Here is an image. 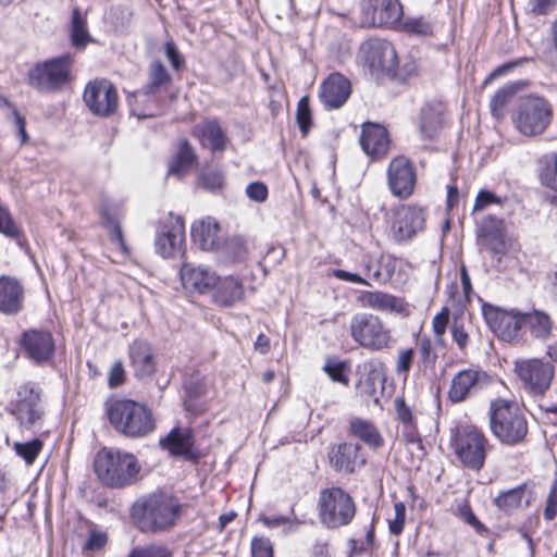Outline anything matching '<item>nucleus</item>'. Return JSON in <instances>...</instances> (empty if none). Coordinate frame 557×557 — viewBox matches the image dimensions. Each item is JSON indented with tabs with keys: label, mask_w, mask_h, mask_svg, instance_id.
Wrapping results in <instances>:
<instances>
[{
	"label": "nucleus",
	"mask_w": 557,
	"mask_h": 557,
	"mask_svg": "<svg viewBox=\"0 0 557 557\" xmlns=\"http://www.w3.org/2000/svg\"><path fill=\"white\" fill-rule=\"evenodd\" d=\"M182 510V504L174 496L153 493L134 503L131 517L140 532L157 534L173 529Z\"/></svg>",
	"instance_id": "1"
},
{
	"label": "nucleus",
	"mask_w": 557,
	"mask_h": 557,
	"mask_svg": "<svg viewBox=\"0 0 557 557\" xmlns=\"http://www.w3.org/2000/svg\"><path fill=\"white\" fill-rule=\"evenodd\" d=\"M95 472L101 483L112 488L132 485L140 471L137 458L119 449L103 448L95 458Z\"/></svg>",
	"instance_id": "2"
},
{
	"label": "nucleus",
	"mask_w": 557,
	"mask_h": 557,
	"mask_svg": "<svg viewBox=\"0 0 557 557\" xmlns=\"http://www.w3.org/2000/svg\"><path fill=\"white\" fill-rule=\"evenodd\" d=\"M107 414L112 426L127 437H144L156 429L151 410L131 399L112 401L107 408Z\"/></svg>",
	"instance_id": "3"
},
{
	"label": "nucleus",
	"mask_w": 557,
	"mask_h": 557,
	"mask_svg": "<svg viewBox=\"0 0 557 557\" xmlns=\"http://www.w3.org/2000/svg\"><path fill=\"white\" fill-rule=\"evenodd\" d=\"M490 429L503 444L513 446L521 443L528 434V422L518 405L506 399L491 403Z\"/></svg>",
	"instance_id": "4"
},
{
	"label": "nucleus",
	"mask_w": 557,
	"mask_h": 557,
	"mask_svg": "<svg viewBox=\"0 0 557 557\" xmlns=\"http://www.w3.org/2000/svg\"><path fill=\"white\" fill-rule=\"evenodd\" d=\"M451 447L461 465L472 471H480L485 466L492 449L484 432L474 424H460L451 431Z\"/></svg>",
	"instance_id": "5"
},
{
	"label": "nucleus",
	"mask_w": 557,
	"mask_h": 557,
	"mask_svg": "<svg viewBox=\"0 0 557 557\" xmlns=\"http://www.w3.org/2000/svg\"><path fill=\"white\" fill-rule=\"evenodd\" d=\"M554 109L544 97L528 95L520 99L512 114L516 129L523 136L543 134L552 123Z\"/></svg>",
	"instance_id": "6"
},
{
	"label": "nucleus",
	"mask_w": 557,
	"mask_h": 557,
	"mask_svg": "<svg viewBox=\"0 0 557 557\" xmlns=\"http://www.w3.org/2000/svg\"><path fill=\"white\" fill-rule=\"evenodd\" d=\"M319 519L327 529L348 525L356 516V503L351 495L341 487L324 488L318 499Z\"/></svg>",
	"instance_id": "7"
},
{
	"label": "nucleus",
	"mask_w": 557,
	"mask_h": 557,
	"mask_svg": "<svg viewBox=\"0 0 557 557\" xmlns=\"http://www.w3.org/2000/svg\"><path fill=\"white\" fill-rule=\"evenodd\" d=\"M349 333L356 344L372 351L388 349L394 343L391 329L373 313L355 314L349 323Z\"/></svg>",
	"instance_id": "8"
},
{
	"label": "nucleus",
	"mask_w": 557,
	"mask_h": 557,
	"mask_svg": "<svg viewBox=\"0 0 557 557\" xmlns=\"http://www.w3.org/2000/svg\"><path fill=\"white\" fill-rule=\"evenodd\" d=\"M71 65L70 55L38 63L28 72V84L40 92L60 90L70 79Z\"/></svg>",
	"instance_id": "9"
},
{
	"label": "nucleus",
	"mask_w": 557,
	"mask_h": 557,
	"mask_svg": "<svg viewBox=\"0 0 557 557\" xmlns=\"http://www.w3.org/2000/svg\"><path fill=\"white\" fill-rule=\"evenodd\" d=\"M515 372L529 394L543 396L552 384L554 366L537 358L518 359Z\"/></svg>",
	"instance_id": "10"
},
{
	"label": "nucleus",
	"mask_w": 557,
	"mask_h": 557,
	"mask_svg": "<svg viewBox=\"0 0 557 557\" xmlns=\"http://www.w3.org/2000/svg\"><path fill=\"white\" fill-rule=\"evenodd\" d=\"M482 313L490 329L503 341L518 343L522 339V311L484 304Z\"/></svg>",
	"instance_id": "11"
},
{
	"label": "nucleus",
	"mask_w": 557,
	"mask_h": 557,
	"mask_svg": "<svg viewBox=\"0 0 557 557\" xmlns=\"http://www.w3.org/2000/svg\"><path fill=\"white\" fill-rule=\"evenodd\" d=\"M404 11L399 0H362L360 3V26H385L398 28Z\"/></svg>",
	"instance_id": "12"
},
{
	"label": "nucleus",
	"mask_w": 557,
	"mask_h": 557,
	"mask_svg": "<svg viewBox=\"0 0 557 557\" xmlns=\"http://www.w3.org/2000/svg\"><path fill=\"white\" fill-rule=\"evenodd\" d=\"M13 413L22 429L40 428L44 417L41 389L34 383L20 386Z\"/></svg>",
	"instance_id": "13"
},
{
	"label": "nucleus",
	"mask_w": 557,
	"mask_h": 557,
	"mask_svg": "<svg viewBox=\"0 0 557 557\" xmlns=\"http://www.w3.org/2000/svg\"><path fill=\"white\" fill-rule=\"evenodd\" d=\"M83 98L88 109L98 116H111L119 108L117 90L110 81L104 78L89 82Z\"/></svg>",
	"instance_id": "14"
},
{
	"label": "nucleus",
	"mask_w": 557,
	"mask_h": 557,
	"mask_svg": "<svg viewBox=\"0 0 557 557\" xmlns=\"http://www.w3.org/2000/svg\"><path fill=\"white\" fill-rule=\"evenodd\" d=\"M360 57L372 74L392 73L397 65L394 46L384 39L372 38L362 44Z\"/></svg>",
	"instance_id": "15"
},
{
	"label": "nucleus",
	"mask_w": 557,
	"mask_h": 557,
	"mask_svg": "<svg viewBox=\"0 0 557 557\" xmlns=\"http://www.w3.org/2000/svg\"><path fill=\"white\" fill-rule=\"evenodd\" d=\"M154 246L163 258H174L184 251L185 227L181 216L170 214L159 226Z\"/></svg>",
	"instance_id": "16"
},
{
	"label": "nucleus",
	"mask_w": 557,
	"mask_h": 557,
	"mask_svg": "<svg viewBox=\"0 0 557 557\" xmlns=\"http://www.w3.org/2000/svg\"><path fill=\"white\" fill-rule=\"evenodd\" d=\"M18 343L23 354L36 364L47 363L54 356L55 342L48 330H26L22 333Z\"/></svg>",
	"instance_id": "17"
},
{
	"label": "nucleus",
	"mask_w": 557,
	"mask_h": 557,
	"mask_svg": "<svg viewBox=\"0 0 557 557\" xmlns=\"http://www.w3.org/2000/svg\"><path fill=\"white\" fill-rule=\"evenodd\" d=\"M491 383V376L483 370L469 368L456 373L451 380L448 398L462 403L473 397Z\"/></svg>",
	"instance_id": "18"
},
{
	"label": "nucleus",
	"mask_w": 557,
	"mask_h": 557,
	"mask_svg": "<svg viewBox=\"0 0 557 557\" xmlns=\"http://www.w3.org/2000/svg\"><path fill=\"white\" fill-rule=\"evenodd\" d=\"M425 213L414 206H400L394 212L391 236L396 243H407L424 228Z\"/></svg>",
	"instance_id": "19"
},
{
	"label": "nucleus",
	"mask_w": 557,
	"mask_h": 557,
	"mask_svg": "<svg viewBox=\"0 0 557 557\" xmlns=\"http://www.w3.org/2000/svg\"><path fill=\"white\" fill-rule=\"evenodd\" d=\"M388 186L393 195L406 198L413 191L416 173L411 162L399 156L394 158L387 170Z\"/></svg>",
	"instance_id": "20"
},
{
	"label": "nucleus",
	"mask_w": 557,
	"mask_h": 557,
	"mask_svg": "<svg viewBox=\"0 0 557 557\" xmlns=\"http://www.w3.org/2000/svg\"><path fill=\"white\" fill-rule=\"evenodd\" d=\"M357 301L362 308L383 313H407V305L403 298L382 290H363L358 295Z\"/></svg>",
	"instance_id": "21"
},
{
	"label": "nucleus",
	"mask_w": 557,
	"mask_h": 557,
	"mask_svg": "<svg viewBox=\"0 0 557 557\" xmlns=\"http://www.w3.org/2000/svg\"><path fill=\"white\" fill-rule=\"evenodd\" d=\"M360 445L342 443L329 451L330 465L337 472L354 473L357 467L366 463V458L359 454Z\"/></svg>",
	"instance_id": "22"
},
{
	"label": "nucleus",
	"mask_w": 557,
	"mask_h": 557,
	"mask_svg": "<svg viewBox=\"0 0 557 557\" xmlns=\"http://www.w3.org/2000/svg\"><path fill=\"white\" fill-rule=\"evenodd\" d=\"M350 92V82L342 74L333 73L323 82L320 98L327 109H338L347 101Z\"/></svg>",
	"instance_id": "23"
},
{
	"label": "nucleus",
	"mask_w": 557,
	"mask_h": 557,
	"mask_svg": "<svg viewBox=\"0 0 557 557\" xmlns=\"http://www.w3.org/2000/svg\"><path fill=\"white\" fill-rule=\"evenodd\" d=\"M181 280L186 289L206 293L216 284L218 276L205 267L185 263L181 268Z\"/></svg>",
	"instance_id": "24"
},
{
	"label": "nucleus",
	"mask_w": 557,
	"mask_h": 557,
	"mask_svg": "<svg viewBox=\"0 0 557 557\" xmlns=\"http://www.w3.org/2000/svg\"><path fill=\"white\" fill-rule=\"evenodd\" d=\"M360 145L367 154L373 157L385 156L389 147L387 131L379 124H364L360 136Z\"/></svg>",
	"instance_id": "25"
},
{
	"label": "nucleus",
	"mask_w": 557,
	"mask_h": 557,
	"mask_svg": "<svg viewBox=\"0 0 557 557\" xmlns=\"http://www.w3.org/2000/svg\"><path fill=\"white\" fill-rule=\"evenodd\" d=\"M24 289L21 283L10 276L0 277V311L16 314L23 309Z\"/></svg>",
	"instance_id": "26"
},
{
	"label": "nucleus",
	"mask_w": 557,
	"mask_h": 557,
	"mask_svg": "<svg viewBox=\"0 0 557 557\" xmlns=\"http://www.w3.org/2000/svg\"><path fill=\"white\" fill-rule=\"evenodd\" d=\"M191 238L202 250L219 249L222 244L219 223L211 216L196 221L191 226Z\"/></svg>",
	"instance_id": "27"
},
{
	"label": "nucleus",
	"mask_w": 557,
	"mask_h": 557,
	"mask_svg": "<svg viewBox=\"0 0 557 557\" xmlns=\"http://www.w3.org/2000/svg\"><path fill=\"white\" fill-rule=\"evenodd\" d=\"M478 237L481 244L493 253H504L506 251L504 225L502 220L492 216L483 219L478 228Z\"/></svg>",
	"instance_id": "28"
},
{
	"label": "nucleus",
	"mask_w": 557,
	"mask_h": 557,
	"mask_svg": "<svg viewBox=\"0 0 557 557\" xmlns=\"http://www.w3.org/2000/svg\"><path fill=\"white\" fill-rule=\"evenodd\" d=\"M534 500V494L527 483L518 485L513 488L500 492L494 498V505L506 513L513 510L529 507Z\"/></svg>",
	"instance_id": "29"
},
{
	"label": "nucleus",
	"mask_w": 557,
	"mask_h": 557,
	"mask_svg": "<svg viewBox=\"0 0 557 557\" xmlns=\"http://www.w3.org/2000/svg\"><path fill=\"white\" fill-rule=\"evenodd\" d=\"M194 434L188 428H174L165 437L160 440V446L173 456L193 457Z\"/></svg>",
	"instance_id": "30"
},
{
	"label": "nucleus",
	"mask_w": 557,
	"mask_h": 557,
	"mask_svg": "<svg viewBox=\"0 0 557 557\" xmlns=\"http://www.w3.org/2000/svg\"><path fill=\"white\" fill-rule=\"evenodd\" d=\"M193 134L200 145L213 151H223L226 136L216 120H205L194 127Z\"/></svg>",
	"instance_id": "31"
},
{
	"label": "nucleus",
	"mask_w": 557,
	"mask_h": 557,
	"mask_svg": "<svg viewBox=\"0 0 557 557\" xmlns=\"http://www.w3.org/2000/svg\"><path fill=\"white\" fill-rule=\"evenodd\" d=\"M522 323L531 337L539 341L548 339L554 329V321L549 313L540 309L522 311Z\"/></svg>",
	"instance_id": "32"
},
{
	"label": "nucleus",
	"mask_w": 557,
	"mask_h": 557,
	"mask_svg": "<svg viewBox=\"0 0 557 557\" xmlns=\"http://www.w3.org/2000/svg\"><path fill=\"white\" fill-rule=\"evenodd\" d=\"M128 354L137 377H145L154 372L156 363L153 352L147 342L135 341L129 346Z\"/></svg>",
	"instance_id": "33"
},
{
	"label": "nucleus",
	"mask_w": 557,
	"mask_h": 557,
	"mask_svg": "<svg viewBox=\"0 0 557 557\" xmlns=\"http://www.w3.org/2000/svg\"><path fill=\"white\" fill-rule=\"evenodd\" d=\"M213 289V299L221 306L231 307L244 297L243 283L233 276L218 277Z\"/></svg>",
	"instance_id": "34"
},
{
	"label": "nucleus",
	"mask_w": 557,
	"mask_h": 557,
	"mask_svg": "<svg viewBox=\"0 0 557 557\" xmlns=\"http://www.w3.org/2000/svg\"><path fill=\"white\" fill-rule=\"evenodd\" d=\"M196 163V154L187 140H182L177 154L171 160L169 164V175L182 177L190 172Z\"/></svg>",
	"instance_id": "35"
},
{
	"label": "nucleus",
	"mask_w": 557,
	"mask_h": 557,
	"mask_svg": "<svg viewBox=\"0 0 557 557\" xmlns=\"http://www.w3.org/2000/svg\"><path fill=\"white\" fill-rule=\"evenodd\" d=\"M441 104H426L421 110L419 129L424 138H433L442 126Z\"/></svg>",
	"instance_id": "36"
},
{
	"label": "nucleus",
	"mask_w": 557,
	"mask_h": 557,
	"mask_svg": "<svg viewBox=\"0 0 557 557\" xmlns=\"http://www.w3.org/2000/svg\"><path fill=\"white\" fill-rule=\"evenodd\" d=\"M350 433L360 438L364 444L372 448H379L383 445V437L379 430L371 422L355 418L350 421Z\"/></svg>",
	"instance_id": "37"
},
{
	"label": "nucleus",
	"mask_w": 557,
	"mask_h": 557,
	"mask_svg": "<svg viewBox=\"0 0 557 557\" xmlns=\"http://www.w3.org/2000/svg\"><path fill=\"white\" fill-rule=\"evenodd\" d=\"M519 90L518 84H507L499 88L490 101L492 115L502 119L505 115L506 108L511 103Z\"/></svg>",
	"instance_id": "38"
},
{
	"label": "nucleus",
	"mask_w": 557,
	"mask_h": 557,
	"mask_svg": "<svg viewBox=\"0 0 557 557\" xmlns=\"http://www.w3.org/2000/svg\"><path fill=\"white\" fill-rule=\"evenodd\" d=\"M148 77L149 82L143 89L144 96L152 95L162 86L169 85L172 82L169 71L159 60H156L150 64Z\"/></svg>",
	"instance_id": "39"
},
{
	"label": "nucleus",
	"mask_w": 557,
	"mask_h": 557,
	"mask_svg": "<svg viewBox=\"0 0 557 557\" xmlns=\"http://www.w3.org/2000/svg\"><path fill=\"white\" fill-rule=\"evenodd\" d=\"M539 180L543 186L557 193V152L547 153L540 160Z\"/></svg>",
	"instance_id": "40"
},
{
	"label": "nucleus",
	"mask_w": 557,
	"mask_h": 557,
	"mask_svg": "<svg viewBox=\"0 0 557 557\" xmlns=\"http://www.w3.org/2000/svg\"><path fill=\"white\" fill-rule=\"evenodd\" d=\"M71 38L73 45L77 48L85 47L91 40L86 18L78 9H74L72 13Z\"/></svg>",
	"instance_id": "41"
},
{
	"label": "nucleus",
	"mask_w": 557,
	"mask_h": 557,
	"mask_svg": "<svg viewBox=\"0 0 557 557\" xmlns=\"http://www.w3.org/2000/svg\"><path fill=\"white\" fill-rule=\"evenodd\" d=\"M212 384L206 376H200L199 374L193 375L185 383V391L187 394L188 400L186 401V407L189 410L191 405L189 404L191 400L200 399L208 395Z\"/></svg>",
	"instance_id": "42"
},
{
	"label": "nucleus",
	"mask_w": 557,
	"mask_h": 557,
	"mask_svg": "<svg viewBox=\"0 0 557 557\" xmlns=\"http://www.w3.org/2000/svg\"><path fill=\"white\" fill-rule=\"evenodd\" d=\"M42 449V442L38 438L26 443H13V450L17 456L23 458L27 465L34 463L35 459Z\"/></svg>",
	"instance_id": "43"
},
{
	"label": "nucleus",
	"mask_w": 557,
	"mask_h": 557,
	"mask_svg": "<svg viewBox=\"0 0 557 557\" xmlns=\"http://www.w3.org/2000/svg\"><path fill=\"white\" fill-rule=\"evenodd\" d=\"M416 352L412 348H401L397 351L395 372L404 382L407 381L409 372L414 362Z\"/></svg>",
	"instance_id": "44"
},
{
	"label": "nucleus",
	"mask_w": 557,
	"mask_h": 557,
	"mask_svg": "<svg viewBox=\"0 0 557 557\" xmlns=\"http://www.w3.org/2000/svg\"><path fill=\"white\" fill-rule=\"evenodd\" d=\"M0 233L4 236L20 240L22 236V230L13 220L9 210L0 205Z\"/></svg>",
	"instance_id": "45"
},
{
	"label": "nucleus",
	"mask_w": 557,
	"mask_h": 557,
	"mask_svg": "<svg viewBox=\"0 0 557 557\" xmlns=\"http://www.w3.org/2000/svg\"><path fill=\"white\" fill-rule=\"evenodd\" d=\"M398 28H401L410 34H417L421 36H429L432 34L431 23L422 16L408 17L404 21L401 18Z\"/></svg>",
	"instance_id": "46"
},
{
	"label": "nucleus",
	"mask_w": 557,
	"mask_h": 557,
	"mask_svg": "<svg viewBox=\"0 0 557 557\" xmlns=\"http://www.w3.org/2000/svg\"><path fill=\"white\" fill-rule=\"evenodd\" d=\"M127 557H172V552L162 544L134 547Z\"/></svg>",
	"instance_id": "47"
},
{
	"label": "nucleus",
	"mask_w": 557,
	"mask_h": 557,
	"mask_svg": "<svg viewBox=\"0 0 557 557\" xmlns=\"http://www.w3.org/2000/svg\"><path fill=\"white\" fill-rule=\"evenodd\" d=\"M323 370L327 373L332 381L343 385L349 384V377L347 375L348 367L345 362L327 360L323 367Z\"/></svg>",
	"instance_id": "48"
},
{
	"label": "nucleus",
	"mask_w": 557,
	"mask_h": 557,
	"mask_svg": "<svg viewBox=\"0 0 557 557\" xmlns=\"http://www.w3.org/2000/svg\"><path fill=\"white\" fill-rule=\"evenodd\" d=\"M418 349H419V367H423L424 369L433 368L436 361V354L433 351L432 342L429 337L423 336L418 341Z\"/></svg>",
	"instance_id": "49"
},
{
	"label": "nucleus",
	"mask_w": 557,
	"mask_h": 557,
	"mask_svg": "<svg viewBox=\"0 0 557 557\" xmlns=\"http://www.w3.org/2000/svg\"><path fill=\"white\" fill-rule=\"evenodd\" d=\"M296 120L300 128V132L302 133L304 136H306L311 127V111L309 107V100L307 97H302L298 101Z\"/></svg>",
	"instance_id": "50"
},
{
	"label": "nucleus",
	"mask_w": 557,
	"mask_h": 557,
	"mask_svg": "<svg viewBox=\"0 0 557 557\" xmlns=\"http://www.w3.org/2000/svg\"><path fill=\"white\" fill-rule=\"evenodd\" d=\"M449 322V309L444 307L432 321L433 332L435 335L436 343L442 345L444 343L443 336L446 332L447 324Z\"/></svg>",
	"instance_id": "51"
},
{
	"label": "nucleus",
	"mask_w": 557,
	"mask_h": 557,
	"mask_svg": "<svg viewBox=\"0 0 557 557\" xmlns=\"http://www.w3.org/2000/svg\"><path fill=\"white\" fill-rule=\"evenodd\" d=\"M406 520V506L403 502L395 503L394 518L388 520L389 532L394 535H399L405 525Z\"/></svg>",
	"instance_id": "52"
},
{
	"label": "nucleus",
	"mask_w": 557,
	"mask_h": 557,
	"mask_svg": "<svg viewBox=\"0 0 557 557\" xmlns=\"http://www.w3.org/2000/svg\"><path fill=\"white\" fill-rule=\"evenodd\" d=\"M223 175L219 171H208L199 175V184L209 191H216L223 186Z\"/></svg>",
	"instance_id": "53"
},
{
	"label": "nucleus",
	"mask_w": 557,
	"mask_h": 557,
	"mask_svg": "<svg viewBox=\"0 0 557 557\" xmlns=\"http://www.w3.org/2000/svg\"><path fill=\"white\" fill-rule=\"evenodd\" d=\"M164 53L174 70L180 71L185 66V59L177 49L173 39H169L164 44Z\"/></svg>",
	"instance_id": "54"
},
{
	"label": "nucleus",
	"mask_w": 557,
	"mask_h": 557,
	"mask_svg": "<svg viewBox=\"0 0 557 557\" xmlns=\"http://www.w3.org/2000/svg\"><path fill=\"white\" fill-rule=\"evenodd\" d=\"M557 5V0H529V12L535 16L549 14Z\"/></svg>",
	"instance_id": "55"
},
{
	"label": "nucleus",
	"mask_w": 557,
	"mask_h": 557,
	"mask_svg": "<svg viewBox=\"0 0 557 557\" xmlns=\"http://www.w3.org/2000/svg\"><path fill=\"white\" fill-rule=\"evenodd\" d=\"M247 197L255 202H264L268 199L269 190L264 183L253 182L246 187Z\"/></svg>",
	"instance_id": "56"
},
{
	"label": "nucleus",
	"mask_w": 557,
	"mask_h": 557,
	"mask_svg": "<svg viewBox=\"0 0 557 557\" xmlns=\"http://www.w3.org/2000/svg\"><path fill=\"white\" fill-rule=\"evenodd\" d=\"M395 409L397 418L403 425L416 422L411 408L406 404L403 397H397L395 399Z\"/></svg>",
	"instance_id": "57"
},
{
	"label": "nucleus",
	"mask_w": 557,
	"mask_h": 557,
	"mask_svg": "<svg viewBox=\"0 0 557 557\" xmlns=\"http://www.w3.org/2000/svg\"><path fill=\"white\" fill-rule=\"evenodd\" d=\"M252 557H273V548L269 540L256 539L251 543Z\"/></svg>",
	"instance_id": "58"
},
{
	"label": "nucleus",
	"mask_w": 557,
	"mask_h": 557,
	"mask_svg": "<svg viewBox=\"0 0 557 557\" xmlns=\"http://www.w3.org/2000/svg\"><path fill=\"white\" fill-rule=\"evenodd\" d=\"M226 249L233 253L234 259H243L247 252L243 237L234 236L226 242Z\"/></svg>",
	"instance_id": "59"
},
{
	"label": "nucleus",
	"mask_w": 557,
	"mask_h": 557,
	"mask_svg": "<svg viewBox=\"0 0 557 557\" xmlns=\"http://www.w3.org/2000/svg\"><path fill=\"white\" fill-rule=\"evenodd\" d=\"M451 336L457 346L460 349H465L469 344V335L466 332L463 324L459 323L458 321H454L451 326Z\"/></svg>",
	"instance_id": "60"
},
{
	"label": "nucleus",
	"mask_w": 557,
	"mask_h": 557,
	"mask_svg": "<svg viewBox=\"0 0 557 557\" xmlns=\"http://www.w3.org/2000/svg\"><path fill=\"white\" fill-rule=\"evenodd\" d=\"M557 516V485L553 484L547 497L544 517L546 520H553Z\"/></svg>",
	"instance_id": "61"
},
{
	"label": "nucleus",
	"mask_w": 557,
	"mask_h": 557,
	"mask_svg": "<svg viewBox=\"0 0 557 557\" xmlns=\"http://www.w3.org/2000/svg\"><path fill=\"white\" fill-rule=\"evenodd\" d=\"M459 516L470 525H472L478 532L485 530L484 525L478 520L473 511L468 504L459 506Z\"/></svg>",
	"instance_id": "62"
},
{
	"label": "nucleus",
	"mask_w": 557,
	"mask_h": 557,
	"mask_svg": "<svg viewBox=\"0 0 557 557\" xmlns=\"http://www.w3.org/2000/svg\"><path fill=\"white\" fill-rule=\"evenodd\" d=\"M403 436L409 444L417 445L418 448L422 449V440L419 434L416 422L411 424L403 425Z\"/></svg>",
	"instance_id": "63"
},
{
	"label": "nucleus",
	"mask_w": 557,
	"mask_h": 557,
	"mask_svg": "<svg viewBox=\"0 0 557 557\" xmlns=\"http://www.w3.org/2000/svg\"><path fill=\"white\" fill-rule=\"evenodd\" d=\"M125 371L121 361H116L109 372V385L116 387L124 382Z\"/></svg>",
	"instance_id": "64"
}]
</instances>
